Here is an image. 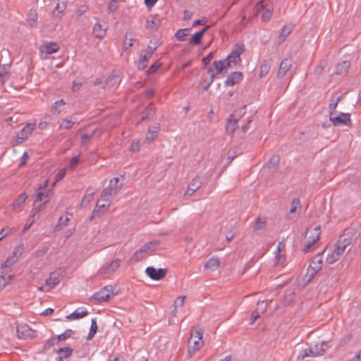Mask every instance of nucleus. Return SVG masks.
<instances>
[{
	"instance_id": "5701e85b",
	"label": "nucleus",
	"mask_w": 361,
	"mask_h": 361,
	"mask_svg": "<svg viewBox=\"0 0 361 361\" xmlns=\"http://www.w3.org/2000/svg\"><path fill=\"white\" fill-rule=\"evenodd\" d=\"M322 263H323L322 254H317L311 260L308 268L314 271V272L317 274V272L322 267Z\"/></svg>"
},
{
	"instance_id": "5fc2aeb1",
	"label": "nucleus",
	"mask_w": 361,
	"mask_h": 361,
	"mask_svg": "<svg viewBox=\"0 0 361 361\" xmlns=\"http://www.w3.org/2000/svg\"><path fill=\"white\" fill-rule=\"evenodd\" d=\"M188 29H180L176 32V37L179 41H183L184 37L188 35Z\"/></svg>"
},
{
	"instance_id": "774afa93",
	"label": "nucleus",
	"mask_w": 361,
	"mask_h": 361,
	"mask_svg": "<svg viewBox=\"0 0 361 361\" xmlns=\"http://www.w3.org/2000/svg\"><path fill=\"white\" fill-rule=\"evenodd\" d=\"M263 314L259 313V312L257 310H255L252 315H251V322L250 324H253L258 318H259Z\"/></svg>"
},
{
	"instance_id": "0e129e2a",
	"label": "nucleus",
	"mask_w": 361,
	"mask_h": 361,
	"mask_svg": "<svg viewBox=\"0 0 361 361\" xmlns=\"http://www.w3.org/2000/svg\"><path fill=\"white\" fill-rule=\"evenodd\" d=\"M213 57H214L213 53H209L208 55H207L205 57H204L202 60L204 66H207L211 62Z\"/></svg>"
},
{
	"instance_id": "bb28decb",
	"label": "nucleus",
	"mask_w": 361,
	"mask_h": 361,
	"mask_svg": "<svg viewBox=\"0 0 361 361\" xmlns=\"http://www.w3.org/2000/svg\"><path fill=\"white\" fill-rule=\"evenodd\" d=\"M201 185V181L199 178H193L189 183L187 190L185 192V195L191 196L196 192Z\"/></svg>"
},
{
	"instance_id": "20e7f679",
	"label": "nucleus",
	"mask_w": 361,
	"mask_h": 361,
	"mask_svg": "<svg viewBox=\"0 0 361 361\" xmlns=\"http://www.w3.org/2000/svg\"><path fill=\"white\" fill-rule=\"evenodd\" d=\"M228 66L224 61H214L212 65L207 68V73L210 75V80L206 84H202V87L204 90H207L210 85L214 81V78L221 74L223 72L226 73Z\"/></svg>"
},
{
	"instance_id": "864d4df0",
	"label": "nucleus",
	"mask_w": 361,
	"mask_h": 361,
	"mask_svg": "<svg viewBox=\"0 0 361 361\" xmlns=\"http://www.w3.org/2000/svg\"><path fill=\"white\" fill-rule=\"evenodd\" d=\"M72 351L73 350L69 347L61 348L59 350V354L60 355L61 360L62 358H67L68 357H69L71 355Z\"/></svg>"
},
{
	"instance_id": "c756f323",
	"label": "nucleus",
	"mask_w": 361,
	"mask_h": 361,
	"mask_svg": "<svg viewBox=\"0 0 361 361\" xmlns=\"http://www.w3.org/2000/svg\"><path fill=\"white\" fill-rule=\"evenodd\" d=\"M219 267L220 261L218 258L215 257H212L208 259L204 265V269H209L210 271L217 270Z\"/></svg>"
},
{
	"instance_id": "de8ad7c7",
	"label": "nucleus",
	"mask_w": 361,
	"mask_h": 361,
	"mask_svg": "<svg viewBox=\"0 0 361 361\" xmlns=\"http://www.w3.org/2000/svg\"><path fill=\"white\" fill-rule=\"evenodd\" d=\"M13 279V276H0V290L4 289Z\"/></svg>"
},
{
	"instance_id": "49530a36",
	"label": "nucleus",
	"mask_w": 361,
	"mask_h": 361,
	"mask_svg": "<svg viewBox=\"0 0 361 361\" xmlns=\"http://www.w3.org/2000/svg\"><path fill=\"white\" fill-rule=\"evenodd\" d=\"M18 261V260L16 258L9 255L1 264V268H10L13 266Z\"/></svg>"
},
{
	"instance_id": "412c9836",
	"label": "nucleus",
	"mask_w": 361,
	"mask_h": 361,
	"mask_svg": "<svg viewBox=\"0 0 361 361\" xmlns=\"http://www.w3.org/2000/svg\"><path fill=\"white\" fill-rule=\"evenodd\" d=\"M71 219V214L68 213L63 214L59 219L58 223L55 226L56 231H62L68 226Z\"/></svg>"
},
{
	"instance_id": "a18cd8bd",
	"label": "nucleus",
	"mask_w": 361,
	"mask_h": 361,
	"mask_svg": "<svg viewBox=\"0 0 361 361\" xmlns=\"http://www.w3.org/2000/svg\"><path fill=\"white\" fill-rule=\"evenodd\" d=\"M24 252V247L23 245H18L16 246L10 255L16 258L18 260L20 258Z\"/></svg>"
},
{
	"instance_id": "4d7b16f0",
	"label": "nucleus",
	"mask_w": 361,
	"mask_h": 361,
	"mask_svg": "<svg viewBox=\"0 0 361 361\" xmlns=\"http://www.w3.org/2000/svg\"><path fill=\"white\" fill-rule=\"evenodd\" d=\"M88 7L86 5H80L76 9L75 13L77 16L80 17L87 11Z\"/></svg>"
},
{
	"instance_id": "c03bdc74",
	"label": "nucleus",
	"mask_w": 361,
	"mask_h": 361,
	"mask_svg": "<svg viewBox=\"0 0 361 361\" xmlns=\"http://www.w3.org/2000/svg\"><path fill=\"white\" fill-rule=\"evenodd\" d=\"M97 331V319H92L91 320V326L90 332L88 334V336H87V340H91L94 336Z\"/></svg>"
},
{
	"instance_id": "4be33fe9",
	"label": "nucleus",
	"mask_w": 361,
	"mask_h": 361,
	"mask_svg": "<svg viewBox=\"0 0 361 361\" xmlns=\"http://www.w3.org/2000/svg\"><path fill=\"white\" fill-rule=\"evenodd\" d=\"M67 5L65 1L59 2L56 4L51 12V16L54 19H61L66 9Z\"/></svg>"
},
{
	"instance_id": "a211bd4d",
	"label": "nucleus",
	"mask_w": 361,
	"mask_h": 361,
	"mask_svg": "<svg viewBox=\"0 0 361 361\" xmlns=\"http://www.w3.org/2000/svg\"><path fill=\"white\" fill-rule=\"evenodd\" d=\"M59 277H60L59 272H58V271L51 272L49 274V277L45 280L44 288L47 290H49L51 288H53L55 286H56L59 283V281H60Z\"/></svg>"
},
{
	"instance_id": "aec40b11",
	"label": "nucleus",
	"mask_w": 361,
	"mask_h": 361,
	"mask_svg": "<svg viewBox=\"0 0 361 361\" xmlns=\"http://www.w3.org/2000/svg\"><path fill=\"white\" fill-rule=\"evenodd\" d=\"M27 198V195L26 192L20 193L13 201V202L11 204V210L14 212H18L21 207L24 205L26 200Z\"/></svg>"
},
{
	"instance_id": "f3484780",
	"label": "nucleus",
	"mask_w": 361,
	"mask_h": 361,
	"mask_svg": "<svg viewBox=\"0 0 361 361\" xmlns=\"http://www.w3.org/2000/svg\"><path fill=\"white\" fill-rule=\"evenodd\" d=\"M145 273L150 279L159 281L165 276L166 271L164 269H157L152 267H149L146 269Z\"/></svg>"
},
{
	"instance_id": "a19ab883",
	"label": "nucleus",
	"mask_w": 361,
	"mask_h": 361,
	"mask_svg": "<svg viewBox=\"0 0 361 361\" xmlns=\"http://www.w3.org/2000/svg\"><path fill=\"white\" fill-rule=\"evenodd\" d=\"M152 56L151 52H145L142 53L140 56L139 62H138V67L140 68H145L147 61Z\"/></svg>"
},
{
	"instance_id": "7ed1b4c3",
	"label": "nucleus",
	"mask_w": 361,
	"mask_h": 361,
	"mask_svg": "<svg viewBox=\"0 0 361 361\" xmlns=\"http://www.w3.org/2000/svg\"><path fill=\"white\" fill-rule=\"evenodd\" d=\"M321 228L319 225H312L305 231L303 240V252H309L314 250L320 238Z\"/></svg>"
},
{
	"instance_id": "4468645a",
	"label": "nucleus",
	"mask_w": 361,
	"mask_h": 361,
	"mask_svg": "<svg viewBox=\"0 0 361 361\" xmlns=\"http://www.w3.org/2000/svg\"><path fill=\"white\" fill-rule=\"evenodd\" d=\"M115 295L113 288L111 286H106L99 291L94 294V299L99 302H105L109 300Z\"/></svg>"
},
{
	"instance_id": "f03ea898",
	"label": "nucleus",
	"mask_w": 361,
	"mask_h": 361,
	"mask_svg": "<svg viewBox=\"0 0 361 361\" xmlns=\"http://www.w3.org/2000/svg\"><path fill=\"white\" fill-rule=\"evenodd\" d=\"M352 240L349 237H341L332 248L325 249L323 253H326V261L329 264H334L347 251L350 250Z\"/></svg>"
},
{
	"instance_id": "f8f14e48",
	"label": "nucleus",
	"mask_w": 361,
	"mask_h": 361,
	"mask_svg": "<svg viewBox=\"0 0 361 361\" xmlns=\"http://www.w3.org/2000/svg\"><path fill=\"white\" fill-rule=\"evenodd\" d=\"M18 337L21 339H31L37 336V332L26 324H20L16 328Z\"/></svg>"
},
{
	"instance_id": "f257e3e1",
	"label": "nucleus",
	"mask_w": 361,
	"mask_h": 361,
	"mask_svg": "<svg viewBox=\"0 0 361 361\" xmlns=\"http://www.w3.org/2000/svg\"><path fill=\"white\" fill-rule=\"evenodd\" d=\"M244 112L241 110L235 111L226 122V129L228 134H236L241 136L247 133L250 128V121H243Z\"/></svg>"
},
{
	"instance_id": "dca6fc26",
	"label": "nucleus",
	"mask_w": 361,
	"mask_h": 361,
	"mask_svg": "<svg viewBox=\"0 0 361 361\" xmlns=\"http://www.w3.org/2000/svg\"><path fill=\"white\" fill-rule=\"evenodd\" d=\"M292 64L293 59L290 56L284 58L280 63L277 76L281 78H283L292 67Z\"/></svg>"
},
{
	"instance_id": "393cba45",
	"label": "nucleus",
	"mask_w": 361,
	"mask_h": 361,
	"mask_svg": "<svg viewBox=\"0 0 361 361\" xmlns=\"http://www.w3.org/2000/svg\"><path fill=\"white\" fill-rule=\"evenodd\" d=\"M243 80V74L240 72H233L230 74L225 80L227 86H233L238 84Z\"/></svg>"
},
{
	"instance_id": "13d9d810",
	"label": "nucleus",
	"mask_w": 361,
	"mask_h": 361,
	"mask_svg": "<svg viewBox=\"0 0 361 361\" xmlns=\"http://www.w3.org/2000/svg\"><path fill=\"white\" fill-rule=\"evenodd\" d=\"M133 44V39L131 37H128L126 36L124 42H123V47L126 50L129 49Z\"/></svg>"
},
{
	"instance_id": "bf43d9fd",
	"label": "nucleus",
	"mask_w": 361,
	"mask_h": 361,
	"mask_svg": "<svg viewBox=\"0 0 361 361\" xmlns=\"http://www.w3.org/2000/svg\"><path fill=\"white\" fill-rule=\"evenodd\" d=\"M256 310L259 312V313L264 314L265 310H267V303L265 301H259L257 304Z\"/></svg>"
},
{
	"instance_id": "e2e57ef3",
	"label": "nucleus",
	"mask_w": 361,
	"mask_h": 361,
	"mask_svg": "<svg viewBox=\"0 0 361 361\" xmlns=\"http://www.w3.org/2000/svg\"><path fill=\"white\" fill-rule=\"evenodd\" d=\"M266 224V221L264 219L261 218H257L255 222V227L256 229H260L262 228Z\"/></svg>"
},
{
	"instance_id": "6e6552de",
	"label": "nucleus",
	"mask_w": 361,
	"mask_h": 361,
	"mask_svg": "<svg viewBox=\"0 0 361 361\" xmlns=\"http://www.w3.org/2000/svg\"><path fill=\"white\" fill-rule=\"evenodd\" d=\"M244 45L243 44H237L233 50L227 56L224 61L228 67L235 66L240 61V55L244 52Z\"/></svg>"
},
{
	"instance_id": "ddd939ff",
	"label": "nucleus",
	"mask_w": 361,
	"mask_h": 361,
	"mask_svg": "<svg viewBox=\"0 0 361 361\" xmlns=\"http://www.w3.org/2000/svg\"><path fill=\"white\" fill-rule=\"evenodd\" d=\"M35 128V123H27L16 136L15 142L17 145L24 142Z\"/></svg>"
},
{
	"instance_id": "2eb2a0df",
	"label": "nucleus",
	"mask_w": 361,
	"mask_h": 361,
	"mask_svg": "<svg viewBox=\"0 0 361 361\" xmlns=\"http://www.w3.org/2000/svg\"><path fill=\"white\" fill-rule=\"evenodd\" d=\"M53 194L54 189H52L51 186V188L48 190H38L37 200L42 204L39 209H44L46 204L50 201Z\"/></svg>"
},
{
	"instance_id": "f704fd0d",
	"label": "nucleus",
	"mask_w": 361,
	"mask_h": 361,
	"mask_svg": "<svg viewBox=\"0 0 361 361\" xmlns=\"http://www.w3.org/2000/svg\"><path fill=\"white\" fill-rule=\"evenodd\" d=\"M207 28L208 27H206L201 31L195 33L190 39V44L192 45H198L201 42L202 38Z\"/></svg>"
},
{
	"instance_id": "6e6d98bb",
	"label": "nucleus",
	"mask_w": 361,
	"mask_h": 361,
	"mask_svg": "<svg viewBox=\"0 0 361 361\" xmlns=\"http://www.w3.org/2000/svg\"><path fill=\"white\" fill-rule=\"evenodd\" d=\"M118 3L117 0H110L107 5V10L109 13L115 12L118 8Z\"/></svg>"
},
{
	"instance_id": "1a4fd4ad",
	"label": "nucleus",
	"mask_w": 361,
	"mask_h": 361,
	"mask_svg": "<svg viewBox=\"0 0 361 361\" xmlns=\"http://www.w3.org/2000/svg\"><path fill=\"white\" fill-rule=\"evenodd\" d=\"M112 197L104 196L103 192L101 193L100 199L97 201L96 207L93 212L94 216H101L105 214L111 204Z\"/></svg>"
},
{
	"instance_id": "0eeeda50",
	"label": "nucleus",
	"mask_w": 361,
	"mask_h": 361,
	"mask_svg": "<svg viewBox=\"0 0 361 361\" xmlns=\"http://www.w3.org/2000/svg\"><path fill=\"white\" fill-rule=\"evenodd\" d=\"M329 121L334 126H351V116L348 113L330 111Z\"/></svg>"
},
{
	"instance_id": "9b49d317",
	"label": "nucleus",
	"mask_w": 361,
	"mask_h": 361,
	"mask_svg": "<svg viewBox=\"0 0 361 361\" xmlns=\"http://www.w3.org/2000/svg\"><path fill=\"white\" fill-rule=\"evenodd\" d=\"M122 185L123 181L121 178H113L110 180L109 186L103 190V195L113 197L121 190Z\"/></svg>"
},
{
	"instance_id": "a878e982",
	"label": "nucleus",
	"mask_w": 361,
	"mask_h": 361,
	"mask_svg": "<svg viewBox=\"0 0 361 361\" xmlns=\"http://www.w3.org/2000/svg\"><path fill=\"white\" fill-rule=\"evenodd\" d=\"M316 274L317 273H315L314 271L307 268L305 274L299 280V286L304 287L308 285L312 281Z\"/></svg>"
},
{
	"instance_id": "4c0bfd02",
	"label": "nucleus",
	"mask_w": 361,
	"mask_h": 361,
	"mask_svg": "<svg viewBox=\"0 0 361 361\" xmlns=\"http://www.w3.org/2000/svg\"><path fill=\"white\" fill-rule=\"evenodd\" d=\"M73 334V331L71 329L66 330L63 334L59 335L56 338H54L50 342H51V345L54 344L55 341L57 343L66 340L67 338H71Z\"/></svg>"
},
{
	"instance_id": "c9c22d12",
	"label": "nucleus",
	"mask_w": 361,
	"mask_h": 361,
	"mask_svg": "<svg viewBox=\"0 0 361 361\" xmlns=\"http://www.w3.org/2000/svg\"><path fill=\"white\" fill-rule=\"evenodd\" d=\"M350 66L349 61H344L337 65L336 73L338 75H343L347 73Z\"/></svg>"
},
{
	"instance_id": "09e8293b",
	"label": "nucleus",
	"mask_w": 361,
	"mask_h": 361,
	"mask_svg": "<svg viewBox=\"0 0 361 361\" xmlns=\"http://www.w3.org/2000/svg\"><path fill=\"white\" fill-rule=\"evenodd\" d=\"M270 67L271 65L269 62L264 61V63H262V65L260 66L259 77L262 78L266 76L269 71Z\"/></svg>"
},
{
	"instance_id": "72a5a7b5",
	"label": "nucleus",
	"mask_w": 361,
	"mask_h": 361,
	"mask_svg": "<svg viewBox=\"0 0 361 361\" xmlns=\"http://www.w3.org/2000/svg\"><path fill=\"white\" fill-rule=\"evenodd\" d=\"M66 105V102L63 99H60L58 101H56L51 108V111L54 114H59L61 113L63 109H64V106Z\"/></svg>"
},
{
	"instance_id": "e433bc0d",
	"label": "nucleus",
	"mask_w": 361,
	"mask_h": 361,
	"mask_svg": "<svg viewBox=\"0 0 361 361\" xmlns=\"http://www.w3.org/2000/svg\"><path fill=\"white\" fill-rule=\"evenodd\" d=\"M121 262L118 259L112 260L105 268L104 274H110L116 271L120 267Z\"/></svg>"
},
{
	"instance_id": "473e14b6",
	"label": "nucleus",
	"mask_w": 361,
	"mask_h": 361,
	"mask_svg": "<svg viewBox=\"0 0 361 361\" xmlns=\"http://www.w3.org/2000/svg\"><path fill=\"white\" fill-rule=\"evenodd\" d=\"M159 131V128L157 126L150 127L147 133L145 140L147 142H151L154 140L157 136Z\"/></svg>"
},
{
	"instance_id": "b1692460",
	"label": "nucleus",
	"mask_w": 361,
	"mask_h": 361,
	"mask_svg": "<svg viewBox=\"0 0 361 361\" xmlns=\"http://www.w3.org/2000/svg\"><path fill=\"white\" fill-rule=\"evenodd\" d=\"M107 27L100 23H96L92 29V34L94 37L102 39L104 38L106 34Z\"/></svg>"
},
{
	"instance_id": "cd10ccee",
	"label": "nucleus",
	"mask_w": 361,
	"mask_h": 361,
	"mask_svg": "<svg viewBox=\"0 0 361 361\" xmlns=\"http://www.w3.org/2000/svg\"><path fill=\"white\" fill-rule=\"evenodd\" d=\"M26 21L30 27H36L38 21V14L36 9H30L26 18Z\"/></svg>"
},
{
	"instance_id": "423d86ee",
	"label": "nucleus",
	"mask_w": 361,
	"mask_h": 361,
	"mask_svg": "<svg viewBox=\"0 0 361 361\" xmlns=\"http://www.w3.org/2000/svg\"><path fill=\"white\" fill-rule=\"evenodd\" d=\"M255 12L261 15L263 22H269L272 16L273 6L265 0L258 1L255 6Z\"/></svg>"
},
{
	"instance_id": "8fccbe9b",
	"label": "nucleus",
	"mask_w": 361,
	"mask_h": 361,
	"mask_svg": "<svg viewBox=\"0 0 361 361\" xmlns=\"http://www.w3.org/2000/svg\"><path fill=\"white\" fill-rule=\"evenodd\" d=\"M94 198V192L92 190H87L82 199V204L87 205Z\"/></svg>"
},
{
	"instance_id": "9d476101",
	"label": "nucleus",
	"mask_w": 361,
	"mask_h": 361,
	"mask_svg": "<svg viewBox=\"0 0 361 361\" xmlns=\"http://www.w3.org/2000/svg\"><path fill=\"white\" fill-rule=\"evenodd\" d=\"M59 49V44L53 41L44 42L39 47V52L44 59H47V56L58 52Z\"/></svg>"
},
{
	"instance_id": "6ab92c4d",
	"label": "nucleus",
	"mask_w": 361,
	"mask_h": 361,
	"mask_svg": "<svg viewBox=\"0 0 361 361\" xmlns=\"http://www.w3.org/2000/svg\"><path fill=\"white\" fill-rule=\"evenodd\" d=\"M161 24V19L158 16L151 15L149 16L145 23L146 28L151 31H155Z\"/></svg>"
},
{
	"instance_id": "37998d69",
	"label": "nucleus",
	"mask_w": 361,
	"mask_h": 361,
	"mask_svg": "<svg viewBox=\"0 0 361 361\" xmlns=\"http://www.w3.org/2000/svg\"><path fill=\"white\" fill-rule=\"evenodd\" d=\"M158 246V243L157 242H151L147 245H145V246H143L140 250H139L138 251H137L135 253V256H137V255H141L142 252H147L148 250H154L157 248V247Z\"/></svg>"
},
{
	"instance_id": "680f3d73",
	"label": "nucleus",
	"mask_w": 361,
	"mask_h": 361,
	"mask_svg": "<svg viewBox=\"0 0 361 361\" xmlns=\"http://www.w3.org/2000/svg\"><path fill=\"white\" fill-rule=\"evenodd\" d=\"M79 164V157L78 156H75L73 157L69 164H68V166L71 169H73L75 168L76 166H78Z\"/></svg>"
},
{
	"instance_id": "603ef678",
	"label": "nucleus",
	"mask_w": 361,
	"mask_h": 361,
	"mask_svg": "<svg viewBox=\"0 0 361 361\" xmlns=\"http://www.w3.org/2000/svg\"><path fill=\"white\" fill-rule=\"evenodd\" d=\"M66 176V170L64 169H60L55 176V180L51 183L52 189L54 188L56 184L62 180Z\"/></svg>"
},
{
	"instance_id": "3c124183",
	"label": "nucleus",
	"mask_w": 361,
	"mask_h": 361,
	"mask_svg": "<svg viewBox=\"0 0 361 361\" xmlns=\"http://www.w3.org/2000/svg\"><path fill=\"white\" fill-rule=\"evenodd\" d=\"M292 29L293 27L292 25H284L281 29L280 39H281L282 41H283L286 39V37L290 35V33L292 31Z\"/></svg>"
},
{
	"instance_id": "69168bd1",
	"label": "nucleus",
	"mask_w": 361,
	"mask_h": 361,
	"mask_svg": "<svg viewBox=\"0 0 361 361\" xmlns=\"http://www.w3.org/2000/svg\"><path fill=\"white\" fill-rule=\"evenodd\" d=\"M139 149H140V142H139V141H137V140L133 141L131 143V145H130V150L132 152H138Z\"/></svg>"
},
{
	"instance_id": "338daca9",
	"label": "nucleus",
	"mask_w": 361,
	"mask_h": 361,
	"mask_svg": "<svg viewBox=\"0 0 361 361\" xmlns=\"http://www.w3.org/2000/svg\"><path fill=\"white\" fill-rule=\"evenodd\" d=\"M49 178H44L42 183L39 185L38 190H47V188L49 185Z\"/></svg>"
},
{
	"instance_id": "052dcab7",
	"label": "nucleus",
	"mask_w": 361,
	"mask_h": 361,
	"mask_svg": "<svg viewBox=\"0 0 361 361\" xmlns=\"http://www.w3.org/2000/svg\"><path fill=\"white\" fill-rule=\"evenodd\" d=\"M340 100V97H336L335 99H332L329 103V109L330 111H336V109L337 106V104Z\"/></svg>"
},
{
	"instance_id": "ea45409f",
	"label": "nucleus",
	"mask_w": 361,
	"mask_h": 361,
	"mask_svg": "<svg viewBox=\"0 0 361 361\" xmlns=\"http://www.w3.org/2000/svg\"><path fill=\"white\" fill-rule=\"evenodd\" d=\"M9 78L8 66L0 65V80L1 85H4Z\"/></svg>"
},
{
	"instance_id": "79ce46f5",
	"label": "nucleus",
	"mask_w": 361,
	"mask_h": 361,
	"mask_svg": "<svg viewBox=\"0 0 361 361\" xmlns=\"http://www.w3.org/2000/svg\"><path fill=\"white\" fill-rule=\"evenodd\" d=\"M88 314L87 311L82 310L80 311L78 310L74 311L73 313L70 314L69 315L66 316V319L69 320H75L81 319L85 316H87Z\"/></svg>"
},
{
	"instance_id": "2f4dec72",
	"label": "nucleus",
	"mask_w": 361,
	"mask_h": 361,
	"mask_svg": "<svg viewBox=\"0 0 361 361\" xmlns=\"http://www.w3.org/2000/svg\"><path fill=\"white\" fill-rule=\"evenodd\" d=\"M318 345H315L314 348L307 349L304 351L303 357H317L323 355L324 350L323 348L318 349Z\"/></svg>"
},
{
	"instance_id": "7c9ffc66",
	"label": "nucleus",
	"mask_w": 361,
	"mask_h": 361,
	"mask_svg": "<svg viewBox=\"0 0 361 361\" xmlns=\"http://www.w3.org/2000/svg\"><path fill=\"white\" fill-rule=\"evenodd\" d=\"M76 119L73 117H67L61 120L59 124V129L68 130L71 129L75 123Z\"/></svg>"
},
{
	"instance_id": "39448f33",
	"label": "nucleus",
	"mask_w": 361,
	"mask_h": 361,
	"mask_svg": "<svg viewBox=\"0 0 361 361\" xmlns=\"http://www.w3.org/2000/svg\"><path fill=\"white\" fill-rule=\"evenodd\" d=\"M204 345L202 333L200 330H195L191 332L188 341V352L191 357L195 353L199 351Z\"/></svg>"
},
{
	"instance_id": "58836bf2",
	"label": "nucleus",
	"mask_w": 361,
	"mask_h": 361,
	"mask_svg": "<svg viewBox=\"0 0 361 361\" xmlns=\"http://www.w3.org/2000/svg\"><path fill=\"white\" fill-rule=\"evenodd\" d=\"M284 247L283 243H279L277 250L276 251V264L278 265H282L285 262V255L281 254V248Z\"/></svg>"
},
{
	"instance_id": "c85d7f7f",
	"label": "nucleus",
	"mask_w": 361,
	"mask_h": 361,
	"mask_svg": "<svg viewBox=\"0 0 361 361\" xmlns=\"http://www.w3.org/2000/svg\"><path fill=\"white\" fill-rule=\"evenodd\" d=\"M185 295L178 296V298H176L173 302V309L171 312V314L173 316H176L178 310L183 307L185 303Z\"/></svg>"
}]
</instances>
